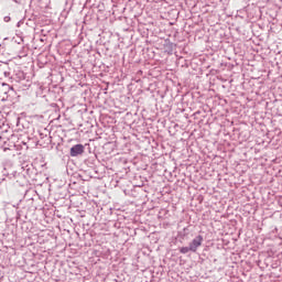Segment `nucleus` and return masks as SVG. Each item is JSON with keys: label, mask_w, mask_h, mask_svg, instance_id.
Masks as SVG:
<instances>
[{"label": "nucleus", "mask_w": 282, "mask_h": 282, "mask_svg": "<svg viewBox=\"0 0 282 282\" xmlns=\"http://www.w3.org/2000/svg\"><path fill=\"white\" fill-rule=\"evenodd\" d=\"M10 83H12V72L10 70V66L4 63L0 65V84L7 88V91H10L12 89Z\"/></svg>", "instance_id": "1"}, {"label": "nucleus", "mask_w": 282, "mask_h": 282, "mask_svg": "<svg viewBox=\"0 0 282 282\" xmlns=\"http://www.w3.org/2000/svg\"><path fill=\"white\" fill-rule=\"evenodd\" d=\"M18 144H20L21 149L28 151L32 147V139L28 137V134H21L18 138Z\"/></svg>", "instance_id": "2"}, {"label": "nucleus", "mask_w": 282, "mask_h": 282, "mask_svg": "<svg viewBox=\"0 0 282 282\" xmlns=\"http://www.w3.org/2000/svg\"><path fill=\"white\" fill-rule=\"evenodd\" d=\"M204 243V236L198 235L189 242L191 252H197V249Z\"/></svg>", "instance_id": "3"}, {"label": "nucleus", "mask_w": 282, "mask_h": 282, "mask_svg": "<svg viewBox=\"0 0 282 282\" xmlns=\"http://www.w3.org/2000/svg\"><path fill=\"white\" fill-rule=\"evenodd\" d=\"M83 153H85V145L83 144H75L70 148V158H78Z\"/></svg>", "instance_id": "4"}, {"label": "nucleus", "mask_w": 282, "mask_h": 282, "mask_svg": "<svg viewBox=\"0 0 282 282\" xmlns=\"http://www.w3.org/2000/svg\"><path fill=\"white\" fill-rule=\"evenodd\" d=\"M2 175H3V177H9V180H12V178L17 177V171H14V169H12V167H4L2 170Z\"/></svg>", "instance_id": "5"}, {"label": "nucleus", "mask_w": 282, "mask_h": 282, "mask_svg": "<svg viewBox=\"0 0 282 282\" xmlns=\"http://www.w3.org/2000/svg\"><path fill=\"white\" fill-rule=\"evenodd\" d=\"M180 252H181V254H188V252H191V246H188V247H181L180 248Z\"/></svg>", "instance_id": "6"}, {"label": "nucleus", "mask_w": 282, "mask_h": 282, "mask_svg": "<svg viewBox=\"0 0 282 282\" xmlns=\"http://www.w3.org/2000/svg\"><path fill=\"white\" fill-rule=\"evenodd\" d=\"M188 235H191V229H188V227L183 228L181 237H188Z\"/></svg>", "instance_id": "7"}, {"label": "nucleus", "mask_w": 282, "mask_h": 282, "mask_svg": "<svg viewBox=\"0 0 282 282\" xmlns=\"http://www.w3.org/2000/svg\"><path fill=\"white\" fill-rule=\"evenodd\" d=\"M278 204H279V206H281V208H282V196H279V197H278Z\"/></svg>", "instance_id": "8"}, {"label": "nucleus", "mask_w": 282, "mask_h": 282, "mask_svg": "<svg viewBox=\"0 0 282 282\" xmlns=\"http://www.w3.org/2000/svg\"><path fill=\"white\" fill-rule=\"evenodd\" d=\"M4 21H6V23H9L10 17H4Z\"/></svg>", "instance_id": "9"}, {"label": "nucleus", "mask_w": 282, "mask_h": 282, "mask_svg": "<svg viewBox=\"0 0 282 282\" xmlns=\"http://www.w3.org/2000/svg\"><path fill=\"white\" fill-rule=\"evenodd\" d=\"M45 138H46L47 142H52V137L45 135Z\"/></svg>", "instance_id": "10"}]
</instances>
